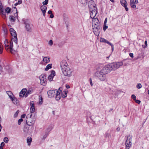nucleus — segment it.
Listing matches in <instances>:
<instances>
[{"label": "nucleus", "instance_id": "nucleus-1", "mask_svg": "<svg viewBox=\"0 0 149 149\" xmlns=\"http://www.w3.org/2000/svg\"><path fill=\"white\" fill-rule=\"evenodd\" d=\"M123 65L122 62H113L105 65L100 71H97L94 74V76L97 77L101 81L107 79L106 74L112 70H115Z\"/></svg>", "mask_w": 149, "mask_h": 149}, {"label": "nucleus", "instance_id": "nucleus-2", "mask_svg": "<svg viewBox=\"0 0 149 149\" xmlns=\"http://www.w3.org/2000/svg\"><path fill=\"white\" fill-rule=\"evenodd\" d=\"M93 29L94 34L96 36L99 35L100 31V24L97 18H94L92 22Z\"/></svg>", "mask_w": 149, "mask_h": 149}, {"label": "nucleus", "instance_id": "nucleus-3", "mask_svg": "<svg viewBox=\"0 0 149 149\" xmlns=\"http://www.w3.org/2000/svg\"><path fill=\"white\" fill-rule=\"evenodd\" d=\"M62 71L63 75L61 77L62 79L63 80H66L72 76V71L69 67L65 68L62 70Z\"/></svg>", "mask_w": 149, "mask_h": 149}, {"label": "nucleus", "instance_id": "nucleus-4", "mask_svg": "<svg viewBox=\"0 0 149 149\" xmlns=\"http://www.w3.org/2000/svg\"><path fill=\"white\" fill-rule=\"evenodd\" d=\"M132 138V136L131 135H129L127 136L125 143L126 149H129L131 147Z\"/></svg>", "mask_w": 149, "mask_h": 149}, {"label": "nucleus", "instance_id": "nucleus-5", "mask_svg": "<svg viewBox=\"0 0 149 149\" xmlns=\"http://www.w3.org/2000/svg\"><path fill=\"white\" fill-rule=\"evenodd\" d=\"M10 31L11 35L12 37L13 40L14 42L17 44V38L16 33L15 30L13 28H11L10 29Z\"/></svg>", "mask_w": 149, "mask_h": 149}, {"label": "nucleus", "instance_id": "nucleus-6", "mask_svg": "<svg viewBox=\"0 0 149 149\" xmlns=\"http://www.w3.org/2000/svg\"><path fill=\"white\" fill-rule=\"evenodd\" d=\"M24 23L25 24V26L26 31L28 32H31V26L29 20L27 19L24 20Z\"/></svg>", "mask_w": 149, "mask_h": 149}, {"label": "nucleus", "instance_id": "nucleus-7", "mask_svg": "<svg viewBox=\"0 0 149 149\" xmlns=\"http://www.w3.org/2000/svg\"><path fill=\"white\" fill-rule=\"evenodd\" d=\"M60 67L61 71L65 68L69 67L68 64L65 60L62 61L60 63Z\"/></svg>", "mask_w": 149, "mask_h": 149}, {"label": "nucleus", "instance_id": "nucleus-8", "mask_svg": "<svg viewBox=\"0 0 149 149\" xmlns=\"http://www.w3.org/2000/svg\"><path fill=\"white\" fill-rule=\"evenodd\" d=\"M40 83L43 86H45L47 83L46 76L42 74L40 77Z\"/></svg>", "mask_w": 149, "mask_h": 149}, {"label": "nucleus", "instance_id": "nucleus-9", "mask_svg": "<svg viewBox=\"0 0 149 149\" xmlns=\"http://www.w3.org/2000/svg\"><path fill=\"white\" fill-rule=\"evenodd\" d=\"M97 9H90L89 10L90 11V17L91 18H93V19L94 18H95L94 17H95L97 13V11L96 10Z\"/></svg>", "mask_w": 149, "mask_h": 149}, {"label": "nucleus", "instance_id": "nucleus-10", "mask_svg": "<svg viewBox=\"0 0 149 149\" xmlns=\"http://www.w3.org/2000/svg\"><path fill=\"white\" fill-rule=\"evenodd\" d=\"M88 7L89 8V10L91 9H97V8L95 6V3L94 2L91 0L89 1L88 2Z\"/></svg>", "mask_w": 149, "mask_h": 149}, {"label": "nucleus", "instance_id": "nucleus-11", "mask_svg": "<svg viewBox=\"0 0 149 149\" xmlns=\"http://www.w3.org/2000/svg\"><path fill=\"white\" fill-rule=\"evenodd\" d=\"M48 96L49 98H51L56 95L55 90H51L47 92Z\"/></svg>", "mask_w": 149, "mask_h": 149}, {"label": "nucleus", "instance_id": "nucleus-12", "mask_svg": "<svg viewBox=\"0 0 149 149\" xmlns=\"http://www.w3.org/2000/svg\"><path fill=\"white\" fill-rule=\"evenodd\" d=\"M138 3V0H130V6L132 8H135L136 7V4Z\"/></svg>", "mask_w": 149, "mask_h": 149}, {"label": "nucleus", "instance_id": "nucleus-13", "mask_svg": "<svg viewBox=\"0 0 149 149\" xmlns=\"http://www.w3.org/2000/svg\"><path fill=\"white\" fill-rule=\"evenodd\" d=\"M120 2L121 5L125 8V10L127 11L128 10V8L127 7V3L125 0H121Z\"/></svg>", "mask_w": 149, "mask_h": 149}, {"label": "nucleus", "instance_id": "nucleus-14", "mask_svg": "<svg viewBox=\"0 0 149 149\" xmlns=\"http://www.w3.org/2000/svg\"><path fill=\"white\" fill-rule=\"evenodd\" d=\"M55 75V72L54 70H52L51 74L48 76V79L50 81H52L54 76Z\"/></svg>", "mask_w": 149, "mask_h": 149}, {"label": "nucleus", "instance_id": "nucleus-15", "mask_svg": "<svg viewBox=\"0 0 149 149\" xmlns=\"http://www.w3.org/2000/svg\"><path fill=\"white\" fill-rule=\"evenodd\" d=\"M40 9L43 13V15L44 17L45 16V13L46 11L47 7L45 5H42L40 6Z\"/></svg>", "mask_w": 149, "mask_h": 149}, {"label": "nucleus", "instance_id": "nucleus-16", "mask_svg": "<svg viewBox=\"0 0 149 149\" xmlns=\"http://www.w3.org/2000/svg\"><path fill=\"white\" fill-rule=\"evenodd\" d=\"M30 105L31 106L30 108V112L31 113H33L35 111V108L34 107V104L33 102L30 103Z\"/></svg>", "mask_w": 149, "mask_h": 149}, {"label": "nucleus", "instance_id": "nucleus-17", "mask_svg": "<svg viewBox=\"0 0 149 149\" xmlns=\"http://www.w3.org/2000/svg\"><path fill=\"white\" fill-rule=\"evenodd\" d=\"M26 92V88L22 90L19 93V96L21 97H23L24 96Z\"/></svg>", "mask_w": 149, "mask_h": 149}, {"label": "nucleus", "instance_id": "nucleus-18", "mask_svg": "<svg viewBox=\"0 0 149 149\" xmlns=\"http://www.w3.org/2000/svg\"><path fill=\"white\" fill-rule=\"evenodd\" d=\"M4 45L5 48L6 50H8L9 49L8 42L7 39H5L4 41Z\"/></svg>", "mask_w": 149, "mask_h": 149}, {"label": "nucleus", "instance_id": "nucleus-19", "mask_svg": "<svg viewBox=\"0 0 149 149\" xmlns=\"http://www.w3.org/2000/svg\"><path fill=\"white\" fill-rule=\"evenodd\" d=\"M49 133H48L46 131H44V133L42 134L43 137L42 138V140H45V138L49 134Z\"/></svg>", "mask_w": 149, "mask_h": 149}, {"label": "nucleus", "instance_id": "nucleus-20", "mask_svg": "<svg viewBox=\"0 0 149 149\" xmlns=\"http://www.w3.org/2000/svg\"><path fill=\"white\" fill-rule=\"evenodd\" d=\"M100 42H104L107 43L108 44L110 43L109 41H108L107 40H106L104 38H100Z\"/></svg>", "mask_w": 149, "mask_h": 149}, {"label": "nucleus", "instance_id": "nucleus-21", "mask_svg": "<svg viewBox=\"0 0 149 149\" xmlns=\"http://www.w3.org/2000/svg\"><path fill=\"white\" fill-rule=\"evenodd\" d=\"M50 58L49 57H45L43 58V61L45 63H47L50 61Z\"/></svg>", "mask_w": 149, "mask_h": 149}, {"label": "nucleus", "instance_id": "nucleus-22", "mask_svg": "<svg viewBox=\"0 0 149 149\" xmlns=\"http://www.w3.org/2000/svg\"><path fill=\"white\" fill-rule=\"evenodd\" d=\"M32 140V138L30 137H29L27 138V142L29 146H30Z\"/></svg>", "mask_w": 149, "mask_h": 149}, {"label": "nucleus", "instance_id": "nucleus-23", "mask_svg": "<svg viewBox=\"0 0 149 149\" xmlns=\"http://www.w3.org/2000/svg\"><path fill=\"white\" fill-rule=\"evenodd\" d=\"M67 95V92L65 91H63V92L61 93V96L63 98L66 97Z\"/></svg>", "mask_w": 149, "mask_h": 149}, {"label": "nucleus", "instance_id": "nucleus-24", "mask_svg": "<svg viewBox=\"0 0 149 149\" xmlns=\"http://www.w3.org/2000/svg\"><path fill=\"white\" fill-rule=\"evenodd\" d=\"M53 127L51 125H49L48 127L46 130L45 131L47 132L48 133H49V132L52 130L53 129Z\"/></svg>", "mask_w": 149, "mask_h": 149}, {"label": "nucleus", "instance_id": "nucleus-25", "mask_svg": "<svg viewBox=\"0 0 149 149\" xmlns=\"http://www.w3.org/2000/svg\"><path fill=\"white\" fill-rule=\"evenodd\" d=\"M52 67V64H49L46 66L45 69V71H47L49 69H50Z\"/></svg>", "mask_w": 149, "mask_h": 149}, {"label": "nucleus", "instance_id": "nucleus-26", "mask_svg": "<svg viewBox=\"0 0 149 149\" xmlns=\"http://www.w3.org/2000/svg\"><path fill=\"white\" fill-rule=\"evenodd\" d=\"M3 29L4 31V35L5 37L6 36L7 34L8 31L7 28L5 27H3Z\"/></svg>", "mask_w": 149, "mask_h": 149}, {"label": "nucleus", "instance_id": "nucleus-27", "mask_svg": "<svg viewBox=\"0 0 149 149\" xmlns=\"http://www.w3.org/2000/svg\"><path fill=\"white\" fill-rule=\"evenodd\" d=\"M13 101H12L13 103L15 104H17L18 103V100L17 98L14 97V98L13 99Z\"/></svg>", "mask_w": 149, "mask_h": 149}, {"label": "nucleus", "instance_id": "nucleus-28", "mask_svg": "<svg viewBox=\"0 0 149 149\" xmlns=\"http://www.w3.org/2000/svg\"><path fill=\"white\" fill-rule=\"evenodd\" d=\"M0 12L1 13V14L4 16H6V13L4 12V10L3 9V8H0Z\"/></svg>", "mask_w": 149, "mask_h": 149}, {"label": "nucleus", "instance_id": "nucleus-29", "mask_svg": "<svg viewBox=\"0 0 149 149\" xmlns=\"http://www.w3.org/2000/svg\"><path fill=\"white\" fill-rule=\"evenodd\" d=\"M9 19L13 22H14L15 20V17L13 16H10L9 18Z\"/></svg>", "mask_w": 149, "mask_h": 149}, {"label": "nucleus", "instance_id": "nucleus-30", "mask_svg": "<svg viewBox=\"0 0 149 149\" xmlns=\"http://www.w3.org/2000/svg\"><path fill=\"white\" fill-rule=\"evenodd\" d=\"M11 10V8L8 7H7L5 9L6 12L7 13H9Z\"/></svg>", "mask_w": 149, "mask_h": 149}, {"label": "nucleus", "instance_id": "nucleus-31", "mask_svg": "<svg viewBox=\"0 0 149 149\" xmlns=\"http://www.w3.org/2000/svg\"><path fill=\"white\" fill-rule=\"evenodd\" d=\"M61 97H62V96H61V95H56V97H55L56 99L57 100H58L60 99L61 98Z\"/></svg>", "mask_w": 149, "mask_h": 149}, {"label": "nucleus", "instance_id": "nucleus-32", "mask_svg": "<svg viewBox=\"0 0 149 149\" xmlns=\"http://www.w3.org/2000/svg\"><path fill=\"white\" fill-rule=\"evenodd\" d=\"M59 89H60V88H59ZM62 93L61 91L60 90V89H59L58 90H57L56 89L55 90L56 95H60V93Z\"/></svg>", "mask_w": 149, "mask_h": 149}, {"label": "nucleus", "instance_id": "nucleus-33", "mask_svg": "<svg viewBox=\"0 0 149 149\" xmlns=\"http://www.w3.org/2000/svg\"><path fill=\"white\" fill-rule=\"evenodd\" d=\"M26 123L29 126H31L34 123V122L33 121L32 122H29L28 121V122H27V120H26Z\"/></svg>", "mask_w": 149, "mask_h": 149}, {"label": "nucleus", "instance_id": "nucleus-34", "mask_svg": "<svg viewBox=\"0 0 149 149\" xmlns=\"http://www.w3.org/2000/svg\"><path fill=\"white\" fill-rule=\"evenodd\" d=\"M3 141L6 143H7L8 142V139L7 137H5L3 139Z\"/></svg>", "mask_w": 149, "mask_h": 149}, {"label": "nucleus", "instance_id": "nucleus-35", "mask_svg": "<svg viewBox=\"0 0 149 149\" xmlns=\"http://www.w3.org/2000/svg\"><path fill=\"white\" fill-rule=\"evenodd\" d=\"M39 104H41L43 102L42 101V97H40L39 98Z\"/></svg>", "mask_w": 149, "mask_h": 149}, {"label": "nucleus", "instance_id": "nucleus-36", "mask_svg": "<svg viewBox=\"0 0 149 149\" xmlns=\"http://www.w3.org/2000/svg\"><path fill=\"white\" fill-rule=\"evenodd\" d=\"M110 136V134L107 132L105 134V137L106 138H109Z\"/></svg>", "mask_w": 149, "mask_h": 149}, {"label": "nucleus", "instance_id": "nucleus-37", "mask_svg": "<svg viewBox=\"0 0 149 149\" xmlns=\"http://www.w3.org/2000/svg\"><path fill=\"white\" fill-rule=\"evenodd\" d=\"M23 121V120L22 118H21L19 119L18 120V124L19 125L21 124V123Z\"/></svg>", "mask_w": 149, "mask_h": 149}, {"label": "nucleus", "instance_id": "nucleus-38", "mask_svg": "<svg viewBox=\"0 0 149 149\" xmlns=\"http://www.w3.org/2000/svg\"><path fill=\"white\" fill-rule=\"evenodd\" d=\"M136 88L138 89H140L142 87V85L140 83L138 84L136 86Z\"/></svg>", "mask_w": 149, "mask_h": 149}, {"label": "nucleus", "instance_id": "nucleus-39", "mask_svg": "<svg viewBox=\"0 0 149 149\" xmlns=\"http://www.w3.org/2000/svg\"><path fill=\"white\" fill-rule=\"evenodd\" d=\"M48 1L49 0H45V1L43 2L42 4L43 5H47L48 3Z\"/></svg>", "mask_w": 149, "mask_h": 149}, {"label": "nucleus", "instance_id": "nucleus-40", "mask_svg": "<svg viewBox=\"0 0 149 149\" xmlns=\"http://www.w3.org/2000/svg\"><path fill=\"white\" fill-rule=\"evenodd\" d=\"M108 28V26H107L106 24H104V26L103 28V30L104 31H105L106 29Z\"/></svg>", "mask_w": 149, "mask_h": 149}, {"label": "nucleus", "instance_id": "nucleus-41", "mask_svg": "<svg viewBox=\"0 0 149 149\" xmlns=\"http://www.w3.org/2000/svg\"><path fill=\"white\" fill-rule=\"evenodd\" d=\"M10 49V52L12 54H13L15 52V50L13 49V48H9Z\"/></svg>", "mask_w": 149, "mask_h": 149}, {"label": "nucleus", "instance_id": "nucleus-42", "mask_svg": "<svg viewBox=\"0 0 149 149\" xmlns=\"http://www.w3.org/2000/svg\"><path fill=\"white\" fill-rule=\"evenodd\" d=\"M13 41H12V40H11V41H10V47H9V48H13Z\"/></svg>", "mask_w": 149, "mask_h": 149}, {"label": "nucleus", "instance_id": "nucleus-43", "mask_svg": "<svg viewBox=\"0 0 149 149\" xmlns=\"http://www.w3.org/2000/svg\"><path fill=\"white\" fill-rule=\"evenodd\" d=\"M7 94H8V96H11V95H13L12 92L10 91H8L6 92Z\"/></svg>", "mask_w": 149, "mask_h": 149}, {"label": "nucleus", "instance_id": "nucleus-44", "mask_svg": "<svg viewBox=\"0 0 149 149\" xmlns=\"http://www.w3.org/2000/svg\"><path fill=\"white\" fill-rule=\"evenodd\" d=\"M3 48L2 47L1 44L0 43V54H1L3 52Z\"/></svg>", "mask_w": 149, "mask_h": 149}, {"label": "nucleus", "instance_id": "nucleus-45", "mask_svg": "<svg viewBox=\"0 0 149 149\" xmlns=\"http://www.w3.org/2000/svg\"><path fill=\"white\" fill-rule=\"evenodd\" d=\"M131 98L134 100H135L136 98V97L134 94H133L131 96Z\"/></svg>", "mask_w": 149, "mask_h": 149}, {"label": "nucleus", "instance_id": "nucleus-46", "mask_svg": "<svg viewBox=\"0 0 149 149\" xmlns=\"http://www.w3.org/2000/svg\"><path fill=\"white\" fill-rule=\"evenodd\" d=\"M89 82H90V84L91 85V86H93V84L92 83V78H89Z\"/></svg>", "mask_w": 149, "mask_h": 149}, {"label": "nucleus", "instance_id": "nucleus-47", "mask_svg": "<svg viewBox=\"0 0 149 149\" xmlns=\"http://www.w3.org/2000/svg\"><path fill=\"white\" fill-rule=\"evenodd\" d=\"M49 45L50 46H52L53 45V41L52 40H50L49 41Z\"/></svg>", "mask_w": 149, "mask_h": 149}, {"label": "nucleus", "instance_id": "nucleus-48", "mask_svg": "<svg viewBox=\"0 0 149 149\" xmlns=\"http://www.w3.org/2000/svg\"><path fill=\"white\" fill-rule=\"evenodd\" d=\"M109 45L111 46V47L112 51H113V49H114V47H113V44H112V43H111V42Z\"/></svg>", "mask_w": 149, "mask_h": 149}, {"label": "nucleus", "instance_id": "nucleus-49", "mask_svg": "<svg viewBox=\"0 0 149 149\" xmlns=\"http://www.w3.org/2000/svg\"><path fill=\"white\" fill-rule=\"evenodd\" d=\"M26 93L28 95H29L31 94V90L29 89L27 91H26Z\"/></svg>", "mask_w": 149, "mask_h": 149}, {"label": "nucleus", "instance_id": "nucleus-50", "mask_svg": "<svg viewBox=\"0 0 149 149\" xmlns=\"http://www.w3.org/2000/svg\"><path fill=\"white\" fill-rule=\"evenodd\" d=\"M18 111H17L15 113V114L14 115L15 117H17L18 113H19V112Z\"/></svg>", "mask_w": 149, "mask_h": 149}, {"label": "nucleus", "instance_id": "nucleus-51", "mask_svg": "<svg viewBox=\"0 0 149 149\" xmlns=\"http://www.w3.org/2000/svg\"><path fill=\"white\" fill-rule=\"evenodd\" d=\"M135 100V102L138 104H140L141 103V101L139 100H136V99Z\"/></svg>", "mask_w": 149, "mask_h": 149}, {"label": "nucleus", "instance_id": "nucleus-52", "mask_svg": "<svg viewBox=\"0 0 149 149\" xmlns=\"http://www.w3.org/2000/svg\"><path fill=\"white\" fill-rule=\"evenodd\" d=\"M65 42H64V41H63V42H61V43H60L58 45L59 46H61V44H60L61 43L62 44V45H63L65 43Z\"/></svg>", "mask_w": 149, "mask_h": 149}, {"label": "nucleus", "instance_id": "nucleus-53", "mask_svg": "<svg viewBox=\"0 0 149 149\" xmlns=\"http://www.w3.org/2000/svg\"><path fill=\"white\" fill-rule=\"evenodd\" d=\"M22 0H18V2L17 3L18 4H20L22 3Z\"/></svg>", "mask_w": 149, "mask_h": 149}, {"label": "nucleus", "instance_id": "nucleus-54", "mask_svg": "<svg viewBox=\"0 0 149 149\" xmlns=\"http://www.w3.org/2000/svg\"><path fill=\"white\" fill-rule=\"evenodd\" d=\"M10 98V99H11V100L12 101H13V99H14V97H13V96L12 95L11 96H9Z\"/></svg>", "mask_w": 149, "mask_h": 149}, {"label": "nucleus", "instance_id": "nucleus-55", "mask_svg": "<svg viewBox=\"0 0 149 149\" xmlns=\"http://www.w3.org/2000/svg\"><path fill=\"white\" fill-rule=\"evenodd\" d=\"M130 56L132 58L133 57V54L132 53H130L129 54Z\"/></svg>", "mask_w": 149, "mask_h": 149}, {"label": "nucleus", "instance_id": "nucleus-56", "mask_svg": "<svg viewBox=\"0 0 149 149\" xmlns=\"http://www.w3.org/2000/svg\"><path fill=\"white\" fill-rule=\"evenodd\" d=\"M25 116H26V114H23L21 116V117L22 118H25Z\"/></svg>", "mask_w": 149, "mask_h": 149}, {"label": "nucleus", "instance_id": "nucleus-57", "mask_svg": "<svg viewBox=\"0 0 149 149\" xmlns=\"http://www.w3.org/2000/svg\"><path fill=\"white\" fill-rule=\"evenodd\" d=\"M4 145H5V143H4V142H2L1 143L0 146H2V147H3V146H4Z\"/></svg>", "mask_w": 149, "mask_h": 149}, {"label": "nucleus", "instance_id": "nucleus-58", "mask_svg": "<svg viewBox=\"0 0 149 149\" xmlns=\"http://www.w3.org/2000/svg\"><path fill=\"white\" fill-rule=\"evenodd\" d=\"M107 22V18H106L105 19L104 21V24H106Z\"/></svg>", "mask_w": 149, "mask_h": 149}, {"label": "nucleus", "instance_id": "nucleus-59", "mask_svg": "<svg viewBox=\"0 0 149 149\" xmlns=\"http://www.w3.org/2000/svg\"><path fill=\"white\" fill-rule=\"evenodd\" d=\"M48 13L49 14H52V12L51 10H49L48 12Z\"/></svg>", "mask_w": 149, "mask_h": 149}, {"label": "nucleus", "instance_id": "nucleus-60", "mask_svg": "<svg viewBox=\"0 0 149 149\" xmlns=\"http://www.w3.org/2000/svg\"><path fill=\"white\" fill-rule=\"evenodd\" d=\"M54 17V15L53 14H50V18H53Z\"/></svg>", "mask_w": 149, "mask_h": 149}, {"label": "nucleus", "instance_id": "nucleus-61", "mask_svg": "<svg viewBox=\"0 0 149 149\" xmlns=\"http://www.w3.org/2000/svg\"><path fill=\"white\" fill-rule=\"evenodd\" d=\"M144 43H145V47H146L147 46V41L146 40L145 41Z\"/></svg>", "mask_w": 149, "mask_h": 149}, {"label": "nucleus", "instance_id": "nucleus-62", "mask_svg": "<svg viewBox=\"0 0 149 149\" xmlns=\"http://www.w3.org/2000/svg\"><path fill=\"white\" fill-rule=\"evenodd\" d=\"M66 88L68 89V88H70V86L69 85H66Z\"/></svg>", "mask_w": 149, "mask_h": 149}, {"label": "nucleus", "instance_id": "nucleus-63", "mask_svg": "<svg viewBox=\"0 0 149 149\" xmlns=\"http://www.w3.org/2000/svg\"><path fill=\"white\" fill-rule=\"evenodd\" d=\"M14 15L15 17H17V11H16L15 13L14 14Z\"/></svg>", "mask_w": 149, "mask_h": 149}, {"label": "nucleus", "instance_id": "nucleus-64", "mask_svg": "<svg viewBox=\"0 0 149 149\" xmlns=\"http://www.w3.org/2000/svg\"><path fill=\"white\" fill-rule=\"evenodd\" d=\"M117 131L118 132L120 130V128L119 127H118L116 129Z\"/></svg>", "mask_w": 149, "mask_h": 149}]
</instances>
